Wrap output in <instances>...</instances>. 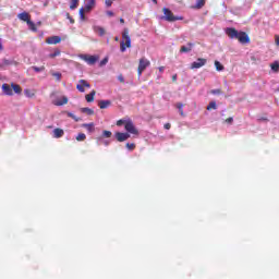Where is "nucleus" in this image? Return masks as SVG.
I'll use <instances>...</instances> for the list:
<instances>
[{
  "mask_svg": "<svg viewBox=\"0 0 279 279\" xmlns=\"http://www.w3.org/2000/svg\"><path fill=\"white\" fill-rule=\"evenodd\" d=\"M226 34L231 39L235 38V40H239L241 45H250V36L245 32H239L234 27H228L226 28Z\"/></svg>",
  "mask_w": 279,
  "mask_h": 279,
  "instance_id": "obj_1",
  "label": "nucleus"
},
{
  "mask_svg": "<svg viewBox=\"0 0 279 279\" xmlns=\"http://www.w3.org/2000/svg\"><path fill=\"white\" fill-rule=\"evenodd\" d=\"M132 47V38H130V29L124 28L122 32V40L120 43V51L125 53L126 49Z\"/></svg>",
  "mask_w": 279,
  "mask_h": 279,
  "instance_id": "obj_2",
  "label": "nucleus"
},
{
  "mask_svg": "<svg viewBox=\"0 0 279 279\" xmlns=\"http://www.w3.org/2000/svg\"><path fill=\"white\" fill-rule=\"evenodd\" d=\"M163 19L165 21H168V23H175V21H184L183 16H175L172 11H170L169 8H163Z\"/></svg>",
  "mask_w": 279,
  "mask_h": 279,
  "instance_id": "obj_3",
  "label": "nucleus"
},
{
  "mask_svg": "<svg viewBox=\"0 0 279 279\" xmlns=\"http://www.w3.org/2000/svg\"><path fill=\"white\" fill-rule=\"evenodd\" d=\"M80 58L81 60H84L86 64H89V66H93L99 62V56L97 54H81Z\"/></svg>",
  "mask_w": 279,
  "mask_h": 279,
  "instance_id": "obj_4",
  "label": "nucleus"
},
{
  "mask_svg": "<svg viewBox=\"0 0 279 279\" xmlns=\"http://www.w3.org/2000/svg\"><path fill=\"white\" fill-rule=\"evenodd\" d=\"M124 130L128 132V134H135L136 136L138 134V129L134 125L132 120L125 122Z\"/></svg>",
  "mask_w": 279,
  "mask_h": 279,
  "instance_id": "obj_5",
  "label": "nucleus"
},
{
  "mask_svg": "<svg viewBox=\"0 0 279 279\" xmlns=\"http://www.w3.org/2000/svg\"><path fill=\"white\" fill-rule=\"evenodd\" d=\"M53 106H66L69 104V98L66 96H62L60 98H56L52 100Z\"/></svg>",
  "mask_w": 279,
  "mask_h": 279,
  "instance_id": "obj_6",
  "label": "nucleus"
},
{
  "mask_svg": "<svg viewBox=\"0 0 279 279\" xmlns=\"http://www.w3.org/2000/svg\"><path fill=\"white\" fill-rule=\"evenodd\" d=\"M206 64V59L204 58H198L196 61H194L190 69H202Z\"/></svg>",
  "mask_w": 279,
  "mask_h": 279,
  "instance_id": "obj_7",
  "label": "nucleus"
},
{
  "mask_svg": "<svg viewBox=\"0 0 279 279\" xmlns=\"http://www.w3.org/2000/svg\"><path fill=\"white\" fill-rule=\"evenodd\" d=\"M114 136L119 143H124V141L130 138V133L116 132Z\"/></svg>",
  "mask_w": 279,
  "mask_h": 279,
  "instance_id": "obj_8",
  "label": "nucleus"
},
{
  "mask_svg": "<svg viewBox=\"0 0 279 279\" xmlns=\"http://www.w3.org/2000/svg\"><path fill=\"white\" fill-rule=\"evenodd\" d=\"M150 62L149 60L142 58L140 59V64H138V69L137 71H145V69H147V66H149Z\"/></svg>",
  "mask_w": 279,
  "mask_h": 279,
  "instance_id": "obj_9",
  "label": "nucleus"
},
{
  "mask_svg": "<svg viewBox=\"0 0 279 279\" xmlns=\"http://www.w3.org/2000/svg\"><path fill=\"white\" fill-rule=\"evenodd\" d=\"M17 19H20V21H23L24 23H28L32 21V15H29V13L27 12H22L17 14Z\"/></svg>",
  "mask_w": 279,
  "mask_h": 279,
  "instance_id": "obj_10",
  "label": "nucleus"
},
{
  "mask_svg": "<svg viewBox=\"0 0 279 279\" xmlns=\"http://www.w3.org/2000/svg\"><path fill=\"white\" fill-rule=\"evenodd\" d=\"M46 43L48 45H59V43H62V38H60V36H52L47 38Z\"/></svg>",
  "mask_w": 279,
  "mask_h": 279,
  "instance_id": "obj_11",
  "label": "nucleus"
},
{
  "mask_svg": "<svg viewBox=\"0 0 279 279\" xmlns=\"http://www.w3.org/2000/svg\"><path fill=\"white\" fill-rule=\"evenodd\" d=\"M2 90L4 95H8L9 97H12V95H14V92H12V87H10L8 84L2 85Z\"/></svg>",
  "mask_w": 279,
  "mask_h": 279,
  "instance_id": "obj_12",
  "label": "nucleus"
},
{
  "mask_svg": "<svg viewBox=\"0 0 279 279\" xmlns=\"http://www.w3.org/2000/svg\"><path fill=\"white\" fill-rule=\"evenodd\" d=\"M112 101L110 100H100L98 102L99 109L100 110H106V108H109V106H111Z\"/></svg>",
  "mask_w": 279,
  "mask_h": 279,
  "instance_id": "obj_13",
  "label": "nucleus"
},
{
  "mask_svg": "<svg viewBox=\"0 0 279 279\" xmlns=\"http://www.w3.org/2000/svg\"><path fill=\"white\" fill-rule=\"evenodd\" d=\"M53 134V138H62V136H64V130L62 129H54L52 131Z\"/></svg>",
  "mask_w": 279,
  "mask_h": 279,
  "instance_id": "obj_14",
  "label": "nucleus"
},
{
  "mask_svg": "<svg viewBox=\"0 0 279 279\" xmlns=\"http://www.w3.org/2000/svg\"><path fill=\"white\" fill-rule=\"evenodd\" d=\"M192 49H193V43H189L187 47L186 46H182L180 48V52L181 53H189V51H192Z\"/></svg>",
  "mask_w": 279,
  "mask_h": 279,
  "instance_id": "obj_15",
  "label": "nucleus"
},
{
  "mask_svg": "<svg viewBox=\"0 0 279 279\" xmlns=\"http://www.w3.org/2000/svg\"><path fill=\"white\" fill-rule=\"evenodd\" d=\"M95 8V0H89L86 4L85 8H83L84 11L90 12Z\"/></svg>",
  "mask_w": 279,
  "mask_h": 279,
  "instance_id": "obj_16",
  "label": "nucleus"
},
{
  "mask_svg": "<svg viewBox=\"0 0 279 279\" xmlns=\"http://www.w3.org/2000/svg\"><path fill=\"white\" fill-rule=\"evenodd\" d=\"M95 95H96V92L95 90H92L90 94H87L85 96V99L88 104L95 101Z\"/></svg>",
  "mask_w": 279,
  "mask_h": 279,
  "instance_id": "obj_17",
  "label": "nucleus"
},
{
  "mask_svg": "<svg viewBox=\"0 0 279 279\" xmlns=\"http://www.w3.org/2000/svg\"><path fill=\"white\" fill-rule=\"evenodd\" d=\"M11 89L12 90H14V93L16 94V95H21V93H23V89L21 88V85H19V84H12L11 85Z\"/></svg>",
  "mask_w": 279,
  "mask_h": 279,
  "instance_id": "obj_18",
  "label": "nucleus"
},
{
  "mask_svg": "<svg viewBox=\"0 0 279 279\" xmlns=\"http://www.w3.org/2000/svg\"><path fill=\"white\" fill-rule=\"evenodd\" d=\"M81 112H83L85 114H88L89 117L95 114V111L93 109L88 108V107L82 108Z\"/></svg>",
  "mask_w": 279,
  "mask_h": 279,
  "instance_id": "obj_19",
  "label": "nucleus"
},
{
  "mask_svg": "<svg viewBox=\"0 0 279 279\" xmlns=\"http://www.w3.org/2000/svg\"><path fill=\"white\" fill-rule=\"evenodd\" d=\"M83 128H86L87 132H89V133L95 132V124L94 123L83 124Z\"/></svg>",
  "mask_w": 279,
  "mask_h": 279,
  "instance_id": "obj_20",
  "label": "nucleus"
},
{
  "mask_svg": "<svg viewBox=\"0 0 279 279\" xmlns=\"http://www.w3.org/2000/svg\"><path fill=\"white\" fill-rule=\"evenodd\" d=\"M204 5H206V0H197L195 8H196V10H202V8H204Z\"/></svg>",
  "mask_w": 279,
  "mask_h": 279,
  "instance_id": "obj_21",
  "label": "nucleus"
},
{
  "mask_svg": "<svg viewBox=\"0 0 279 279\" xmlns=\"http://www.w3.org/2000/svg\"><path fill=\"white\" fill-rule=\"evenodd\" d=\"M95 32L99 34L100 36H106V29L101 26H96Z\"/></svg>",
  "mask_w": 279,
  "mask_h": 279,
  "instance_id": "obj_22",
  "label": "nucleus"
},
{
  "mask_svg": "<svg viewBox=\"0 0 279 279\" xmlns=\"http://www.w3.org/2000/svg\"><path fill=\"white\" fill-rule=\"evenodd\" d=\"M26 24L28 25L31 32H38L36 24L34 22H32V20L29 22H27Z\"/></svg>",
  "mask_w": 279,
  "mask_h": 279,
  "instance_id": "obj_23",
  "label": "nucleus"
},
{
  "mask_svg": "<svg viewBox=\"0 0 279 279\" xmlns=\"http://www.w3.org/2000/svg\"><path fill=\"white\" fill-rule=\"evenodd\" d=\"M80 5V0H72L70 3V10H75Z\"/></svg>",
  "mask_w": 279,
  "mask_h": 279,
  "instance_id": "obj_24",
  "label": "nucleus"
},
{
  "mask_svg": "<svg viewBox=\"0 0 279 279\" xmlns=\"http://www.w3.org/2000/svg\"><path fill=\"white\" fill-rule=\"evenodd\" d=\"M86 11L84 10V8H81L78 11L80 14V19L81 21H86V15L84 14Z\"/></svg>",
  "mask_w": 279,
  "mask_h": 279,
  "instance_id": "obj_25",
  "label": "nucleus"
},
{
  "mask_svg": "<svg viewBox=\"0 0 279 279\" xmlns=\"http://www.w3.org/2000/svg\"><path fill=\"white\" fill-rule=\"evenodd\" d=\"M207 110H217V102L210 101L207 106Z\"/></svg>",
  "mask_w": 279,
  "mask_h": 279,
  "instance_id": "obj_26",
  "label": "nucleus"
},
{
  "mask_svg": "<svg viewBox=\"0 0 279 279\" xmlns=\"http://www.w3.org/2000/svg\"><path fill=\"white\" fill-rule=\"evenodd\" d=\"M112 136V132L110 131H102V138H110Z\"/></svg>",
  "mask_w": 279,
  "mask_h": 279,
  "instance_id": "obj_27",
  "label": "nucleus"
},
{
  "mask_svg": "<svg viewBox=\"0 0 279 279\" xmlns=\"http://www.w3.org/2000/svg\"><path fill=\"white\" fill-rule=\"evenodd\" d=\"M76 141H78V142L86 141V134L80 133V134L76 136Z\"/></svg>",
  "mask_w": 279,
  "mask_h": 279,
  "instance_id": "obj_28",
  "label": "nucleus"
},
{
  "mask_svg": "<svg viewBox=\"0 0 279 279\" xmlns=\"http://www.w3.org/2000/svg\"><path fill=\"white\" fill-rule=\"evenodd\" d=\"M126 148L129 149V151H133V149L136 148V144H134V143H126Z\"/></svg>",
  "mask_w": 279,
  "mask_h": 279,
  "instance_id": "obj_29",
  "label": "nucleus"
},
{
  "mask_svg": "<svg viewBox=\"0 0 279 279\" xmlns=\"http://www.w3.org/2000/svg\"><path fill=\"white\" fill-rule=\"evenodd\" d=\"M215 66H216L217 71H223V65L221 64V62L215 61Z\"/></svg>",
  "mask_w": 279,
  "mask_h": 279,
  "instance_id": "obj_30",
  "label": "nucleus"
},
{
  "mask_svg": "<svg viewBox=\"0 0 279 279\" xmlns=\"http://www.w3.org/2000/svg\"><path fill=\"white\" fill-rule=\"evenodd\" d=\"M52 77H56V80H57L58 82H60V80H61V77H62V73H60V72H53V73H52Z\"/></svg>",
  "mask_w": 279,
  "mask_h": 279,
  "instance_id": "obj_31",
  "label": "nucleus"
},
{
  "mask_svg": "<svg viewBox=\"0 0 279 279\" xmlns=\"http://www.w3.org/2000/svg\"><path fill=\"white\" fill-rule=\"evenodd\" d=\"M270 68H271L272 71H278V69H279L278 61H275L272 64H270Z\"/></svg>",
  "mask_w": 279,
  "mask_h": 279,
  "instance_id": "obj_32",
  "label": "nucleus"
},
{
  "mask_svg": "<svg viewBox=\"0 0 279 279\" xmlns=\"http://www.w3.org/2000/svg\"><path fill=\"white\" fill-rule=\"evenodd\" d=\"M80 84L83 85V88H90V84L88 82L84 81V80H81Z\"/></svg>",
  "mask_w": 279,
  "mask_h": 279,
  "instance_id": "obj_33",
  "label": "nucleus"
},
{
  "mask_svg": "<svg viewBox=\"0 0 279 279\" xmlns=\"http://www.w3.org/2000/svg\"><path fill=\"white\" fill-rule=\"evenodd\" d=\"M106 64H108V57H105V58L99 62V66H106Z\"/></svg>",
  "mask_w": 279,
  "mask_h": 279,
  "instance_id": "obj_34",
  "label": "nucleus"
},
{
  "mask_svg": "<svg viewBox=\"0 0 279 279\" xmlns=\"http://www.w3.org/2000/svg\"><path fill=\"white\" fill-rule=\"evenodd\" d=\"M68 117H70V119H73L74 121H80V118H77V116L71 113V112H68Z\"/></svg>",
  "mask_w": 279,
  "mask_h": 279,
  "instance_id": "obj_35",
  "label": "nucleus"
},
{
  "mask_svg": "<svg viewBox=\"0 0 279 279\" xmlns=\"http://www.w3.org/2000/svg\"><path fill=\"white\" fill-rule=\"evenodd\" d=\"M76 88H77V90L80 92V93H84V85L82 84V83H80V84H77L76 85Z\"/></svg>",
  "mask_w": 279,
  "mask_h": 279,
  "instance_id": "obj_36",
  "label": "nucleus"
},
{
  "mask_svg": "<svg viewBox=\"0 0 279 279\" xmlns=\"http://www.w3.org/2000/svg\"><path fill=\"white\" fill-rule=\"evenodd\" d=\"M24 95L26 97H33L34 96V94L29 89H24Z\"/></svg>",
  "mask_w": 279,
  "mask_h": 279,
  "instance_id": "obj_37",
  "label": "nucleus"
},
{
  "mask_svg": "<svg viewBox=\"0 0 279 279\" xmlns=\"http://www.w3.org/2000/svg\"><path fill=\"white\" fill-rule=\"evenodd\" d=\"M66 19L70 20V23L73 25V23H75V20H73V17L71 16L70 13H66Z\"/></svg>",
  "mask_w": 279,
  "mask_h": 279,
  "instance_id": "obj_38",
  "label": "nucleus"
},
{
  "mask_svg": "<svg viewBox=\"0 0 279 279\" xmlns=\"http://www.w3.org/2000/svg\"><path fill=\"white\" fill-rule=\"evenodd\" d=\"M60 56V50H56L53 53L50 54V58H56Z\"/></svg>",
  "mask_w": 279,
  "mask_h": 279,
  "instance_id": "obj_39",
  "label": "nucleus"
},
{
  "mask_svg": "<svg viewBox=\"0 0 279 279\" xmlns=\"http://www.w3.org/2000/svg\"><path fill=\"white\" fill-rule=\"evenodd\" d=\"M211 95H221V89H213Z\"/></svg>",
  "mask_w": 279,
  "mask_h": 279,
  "instance_id": "obj_40",
  "label": "nucleus"
},
{
  "mask_svg": "<svg viewBox=\"0 0 279 279\" xmlns=\"http://www.w3.org/2000/svg\"><path fill=\"white\" fill-rule=\"evenodd\" d=\"M275 43H276L277 47H279V35L275 36Z\"/></svg>",
  "mask_w": 279,
  "mask_h": 279,
  "instance_id": "obj_41",
  "label": "nucleus"
},
{
  "mask_svg": "<svg viewBox=\"0 0 279 279\" xmlns=\"http://www.w3.org/2000/svg\"><path fill=\"white\" fill-rule=\"evenodd\" d=\"M118 80H119V82H121V83L125 82V78H124L123 75H121V74L118 76Z\"/></svg>",
  "mask_w": 279,
  "mask_h": 279,
  "instance_id": "obj_42",
  "label": "nucleus"
},
{
  "mask_svg": "<svg viewBox=\"0 0 279 279\" xmlns=\"http://www.w3.org/2000/svg\"><path fill=\"white\" fill-rule=\"evenodd\" d=\"M233 121H234V119H233V118H228V119L226 120V123L231 124V123H233Z\"/></svg>",
  "mask_w": 279,
  "mask_h": 279,
  "instance_id": "obj_43",
  "label": "nucleus"
},
{
  "mask_svg": "<svg viewBox=\"0 0 279 279\" xmlns=\"http://www.w3.org/2000/svg\"><path fill=\"white\" fill-rule=\"evenodd\" d=\"M163 128H165V130H171V124L170 123H166Z\"/></svg>",
  "mask_w": 279,
  "mask_h": 279,
  "instance_id": "obj_44",
  "label": "nucleus"
},
{
  "mask_svg": "<svg viewBox=\"0 0 279 279\" xmlns=\"http://www.w3.org/2000/svg\"><path fill=\"white\" fill-rule=\"evenodd\" d=\"M102 143H104V145H105L106 147H108V145H110V141H108V140L102 141Z\"/></svg>",
  "mask_w": 279,
  "mask_h": 279,
  "instance_id": "obj_45",
  "label": "nucleus"
},
{
  "mask_svg": "<svg viewBox=\"0 0 279 279\" xmlns=\"http://www.w3.org/2000/svg\"><path fill=\"white\" fill-rule=\"evenodd\" d=\"M107 16H114V12H112V11H107Z\"/></svg>",
  "mask_w": 279,
  "mask_h": 279,
  "instance_id": "obj_46",
  "label": "nucleus"
},
{
  "mask_svg": "<svg viewBox=\"0 0 279 279\" xmlns=\"http://www.w3.org/2000/svg\"><path fill=\"white\" fill-rule=\"evenodd\" d=\"M183 107H184V105H182V104H178V105H177V108H178L179 110H182Z\"/></svg>",
  "mask_w": 279,
  "mask_h": 279,
  "instance_id": "obj_47",
  "label": "nucleus"
},
{
  "mask_svg": "<svg viewBox=\"0 0 279 279\" xmlns=\"http://www.w3.org/2000/svg\"><path fill=\"white\" fill-rule=\"evenodd\" d=\"M123 123H124L123 120H119V121L117 122V125H123Z\"/></svg>",
  "mask_w": 279,
  "mask_h": 279,
  "instance_id": "obj_48",
  "label": "nucleus"
},
{
  "mask_svg": "<svg viewBox=\"0 0 279 279\" xmlns=\"http://www.w3.org/2000/svg\"><path fill=\"white\" fill-rule=\"evenodd\" d=\"M120 23L123 25L125 24V20L123 17L120 19Z\"/></svg>",
  "mask_w": 279,
  "mask_h": 279,
  "instance_id": "obj_49",
  "label": "nucleus"
},
{
  "mask_svg": "<svg viewBox=\"0 0 279 279\" xmlns=\"http://www.w3.org/2000/svg\"><path fill=\"white\" fill-rule=\"evenodd\" d=\"M175 80H178V75L174 74V75L172 76V82H175Z\"/></svg>",
  "mask_w": 279,
  "mask_h": 279,
  "instance_id": "obj_50",
  "label": "nucleus"
},
{
  "mask_svg": "<svg viewBox=\"0 0 279 279\" xmlns=\"http://www.w3.org/2000/svg\"><path fill=\"white\" fill-rule=\"evenodd\" d=\"M0 51H3V44H1V39H0Z\"/></svg>",
  "mask_w": 279,
  "mask_h": 279,
  "instance_id": "obj_51",
  "label": "nucleus"
},
{
  "mask_svg": "<svg viewBox=\"0 0 279 279\" xmlns=\"http://www.w3.org/2000/svg\"><path fill=\"white\" fill-rule=\"evenodd\" d=\"M153 3H155V5H158V0H153Z\"/></svg>",
  "mask_w": 279,
  "mask_h": 279,
  "instance_id": "obj_52",
  "label": "nucleus"
},
{
  "mask_svg": "<svg viewBox=\"0 0 279 279\" xmlns=\"http://www.w3.org/2000/svg\"><path fill=\"white\" fill-rule=\"evenodd\" d=\"M143 75V71H138V76L141 77Z\"/></svg>",
  "mask_w": 279,
  "mask_h": 279,
  "instance_id": "obj_53",
  "label": "nucleus"
},
{
  "mask_svg": "<svg viewBox=\"0 0 279 279\" xmlns=\"http://www.w3.org/2000/svg\"><path fill=\"white\" fill-rule=\"evenodd\" d=\"M180 114H181V116H183V114H184V111H183L182 109L180 110Z\"/></svg>",
  "mask_w": 279,
  "mask_h": 279,
  "instance_id": "obj_54",
  "label": "nucleus"
},
{
  "mask_svg": "<svg viewBox=\"0 0 279 279\" xmlns=\"http://www.w3.org/2000/svg\"><path fill=\"white\" fill-rule=\"evenodd\" d=\"M97 141H101V137H98Z\"/></svg>",
  "mask_w": 279,
  "mask_h": 279,
  "instance_id": "obj_55",
  "label": "nucleus"
},
{
  "mask_svg": "<svg viewBox=\"0 0 279 279\" xmlns=\"http://www.w3.org/2000/svg\"><path fill=\"white\" fill-rule=\"evenodd\" d=\"M35 71H39L38 68H35Z\"/></svg>",
  "mask_w": 279,
  "mask_h": 279,
  "instance_id": "obj_56",
  "label": "nucleus"
},
{
  "mask_svg": "<svg viewBox=\"0 0 279 279\" xmlns=\"http://www.w3.org/2000/svg\"><path fill=\"white\" fill-rule=\"evenodd\" d=\"M116 40H119V37H116Z\"/></svg>",
  "mask_w": 279,
  "mask_h": 279,
  "instance_id": "obj_57",
  "label": "nucleus"
}]
</instances>
